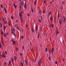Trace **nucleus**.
<instances>
[{"instance_id": "0eeeda50", "label": "nucleus", "mask_w": 66, "mask_h": 66, "mask_svg": "<svg viewBox=\"0 0 66 66\" xmlns=\"http://www.w3.org/2000/svg\"><path fill=\"white\" fill-rule=\"evenodd\" d=\"M19 15L20 18H22V14H21V13H20V12L19 13Z\"/></svg>"}, {"instance_id": "0e129e2a", "label": "nucleus", "mask_w": 66, "mask_h": 66, "mask_svg": "<svg viewBox=\"0 0 66 66\" xmlns=\"http://www.w3.org/2000/svg\"><path fill=\"white\" fill-rule=\"evenodd\" d=\"M55 21H56V20L55 18H54V22L55 23H56Z\"/></svg>"}, {"instance_id": "20e7f679", "label": "nucleus", "mask_w": 66, "mask_h": 66, "mask_svg": "<svg viewBox=\"0 0 66 66\" xmlns=\"http://www.w3.org/2000/svg\"><path fill=\"white\" fill-rule=\"evenodd\" d=\"M59 23L60 24V25H62V19H61L60 20H59Z\"/></svg>"}, {"instance_id": "09e8293b", "label": "nucleus", "mask_w": 66, "mask_h": 66, "mask_svg": "<svg viewBox=\"0 0 66 66\" xmlns=\"http://www.w3.org/2000/svg\"><path fill=\"white\" fill-rule=\"evenodd\" d=\"M31 51L32 52H34L33 51V48H32V49L31 50Z\"/></svg>"}, {"instance_id": "bf43d9fd", "label": "nucleus", "mask_w": 66, "mask_h": 66, "mask_svg": "<svg viewBox=\"0 0 66 66\" xmlns=\"http://www.w3.org/2000/svg\"><path fill=\"white\" fill-rule=\"evenodd\" d=\"M4 35L5 37H6V35H5V34H4Z\"/></svg>"}, {"instance_id": "72a5a7b5", "label": "nucleus", "mask_w": 66, "mask_h": 66, "mask_svg": "<svg viewBox=\"0 0 66 66\" xmlns=\"http://www.w3.org/2000/svg\"><path fill=\"white\" fill-rule=\"evenodd\" d=\"M60 17V14H58V18H59Z\"/></svg>"}, {"instance_id": "9b49d317", "label": "nucleus", "mask_w": 66, "mask_h": 66, "mask_svg": "<svg viewBox=\"0 0 66 66\" xmlns=\"http://www.w3.org/2000/svg\"><path fill=\"white\" fill-rule=\"evenodd\" d=\"M31 31L32 33H34V28L33 29L32 28H31Z\"/></svg>"}, {"instance_id": "c03bdc74", "label": "nucleus", "mask_w": 66, "mask_h": 66, "mask_svg": "<svg viewBox=\"0 0 66 66\" xmlns=\"http://www.w3.org/2000/svg\"><path fill=\"white\" fill-rule=\"evenodd\" d=\"M1 42H0V48H1V47H2V46H1Z\"/></svg>"}, {"instance_id": "6e6552de", "label": "nucleus", "mask_w": 66, "mask_h": 66, "mask_svg": "<svg viewBox=\"0 0 66 66\" xmlns=\"http://www.w3.org/2000/svg\"><path fill=\"white\" fill-rule=\"evenodd\" d=\"M37 2V1L36 0H35V1L34 2V5H36V2Z\"/></svg>"}, {"instance_id": "680f3d73", "label": "nucleus", "mask_w": 66, "mask_h": 66, "mask_svg": "<svg viewBox=\"0 0 66 66\" xmlns=\"http://www.w3.org/2000/svg\"><path fill=\"white\" fill-rule=\"evenodd\" d=\"M20 55H22V54H21V53H20Z\"/></svg>"}, {"instance_id": "ddd939ff", "label": "nucleus", "mask_w": 66, "mask_h": 66, "mask_svg": "<svg viewBox=\"0 0 66 66\" xmlns=\"http://www.w3.org/2000/svg\"><path fill=\"white\" fill-rule=\"evenodd\" d=\"M14 59L15 60V61H16V60H17V58H16V57L15 56H14Z\"/></svg>"}, {"instance_id": "cd10ccee", "label": "nucleus", "mask_w": 66, "mask_h": 66, "mask_svg": "<svg viewBox=\"0 0 66 66\" xmlns=\"http://www.w3.org/2000/svg\"><path fill=\"white\" fill-rule=\"evenodd\" d=\"M21 22H23V19H22V18H21Z\"/></svg>"}, {"instance_id": "864d4df0", "label": "nucleus", "mask_w": 66, "mask_h": 66, "mask_svg": "<svg viewBox=\"0 0 66 66\" xmlns=\"http://www.w3.org/2000/svg\"><path fill=\"white\" fill-rule=\"evenodd\" d=\"M50 59H51V57L50 56L49 57V60H50Z\"/></svg>"}, {"instance_id": "423d86ee", "label": "nucleus", "mask_w": 66, "mask_h": 66, "mask_svg": "<svg viewBox=\"0 0 66 66\" xmlns=\"http://www.w3.org/2000/svg\"><path fill=\"white\" fill-rule=\"evenodd\" d=\"M27 4L26 3H24V9H27Z\"/></svg>"}, {"instance_id": "5fc2aeb1", "label": "nucleus", "mask_w": 66, "mask_h": 66, "mask_svg": "<svg viewBox=\"0 0 66 66\" xmlns=\"http://www.w3.org/2000/svg\"><path fill=\"white\" fill-rule=\"evenodd\" d=\"M45 2H46V0L44 1V3H45Z\"/></svg>"}, {"instance_id": "5701e85b", "label": "nucleus", "mask_w": 66, "mask_h": 66, "mask_svg": "<svg viewBox=\"0 0 66 66\" xmlns=\"http://www.w3.org/2000/svg\"><path fill=\"white\" fill-rule=\"evenodd\" d=\"M31 12L32 13H33L34 12V10H33V8L32 7L31 8Z\"/></svg>"}, {"instance_id": "9d476101", "label": "nucleus", "mask_w": 66, "mask_h": 66, "mask_svg": "<svg viewBox=\"0 0 66 66\" xmlns=\"http://www.w3.org/2000/svg\"><path fill=\"white\" fill-rule=\"evenodd\" d=\"M41 64V61H40V60L38 62V65H40V64Z\"/></svg>"}, {"instance_id": "2eb2a0df", "label": "nucleus", "mask_w": 66, "mask_h": 66, "mask_svg": "<svg viewBox=\"0 0 66 66\" xmlns=\"http://www.w3.org/2000/svg\"><path fill=\"white\" fill-rule=\"evenodd\" d=\"M59 33V30L57 29L56 31V35H58V34Z\"/></svg>"}, {"instance_id": "412c9836", "label": "nucleus", "mask_w": 66, "mask_h": 66, "mask_svg": "<svg viewBox=\"0 0 66 66\" xmlns=\"http://www.w3.org/2000/svg\"><path fill=\"white\" fill-rule=\"evenodd\" d=\"M52 12L51 11H50L49 13L48 14V15L49 16H50V14H51V13Z\"/></svg>"}, {"instance_id": "a19ab883", "label": "nucleus", "mask_w": 66, "mask_h": 66, "mask_svg": "<svg viewBox=\"0 0 66 66\" xmlns=\"http://www.w3.org/2000/svg\"><path fill=\"white\" fill-rule=\"evenodd\" d=\"M39 22H41V20L40 19H39L38 20Z\"/></svg>"}, {"instance_id": "bb28decb", "label": "nucleus", "mask_w": 66, "mask_h": 66, "mask_svg": "<svg viewBox=\"0 0 66 66\" xmlns=\"http://www.w3.org/2000/svg\"><path fill=\"white\" fill-rule=\"evenodd\" d=\"M13 35L15 36V37H16V34H15V33H13Z\"/></svg>"}, {"instance_id": "4468645a", "label": "nucleus", "mask_w": 66, "mask_h": 66, "mask_svg": "<svg viewBox=\"0 0 66 66\" xmlns=\"http://www.w3.org/2000/svg\"><path fill=\"white\" fill-rule=\"evenodd\" d=\"M11 30L12 31H15V28H13H13H11Z\"/></svg>"}, {"instance_id": "79ce46f5", "label": "nucleus", "mask_w": 66, "mask_h": 66, "mask_svg": "<svg viewBox=\"0 0 66 66\" xmlns=\"http://www.w3.org/2000/svg\"><path fill=\"white\" fill-rule=\"evenodd\" d=\"M45 49L46 51H48V49H47V47Z\"/></svg>"}, {"instance_id": "4be33fe9", "label": "nucleus", "mask_w": 66, "mask_h": 66, "mask_svg": "<svg viewBox=\"0 0 66 66\" xmlns=\"http://www.w3.org/2000/svg\"><path fill=\"white\" fill-rule=\"evenodd\" d=\"M15 41H13L12 43V44L13 45H15Z\"/></svg>"}, {"instance_id": "de8ad7c7", "label": "nucleus", "mask_w": 66, "mask_h": 66, "mask_svg": "<svg viewBox=\"0 0 66 66\" xmlns=\"http://www.w3.org/2000/svg\"><path fill=\"white\" fill-rule=\"evenodd\" d=\"M18 26H17V27H16V28L17 29H18V30H19V28H18Z\"/></svg>"}, {"instance_id": "7ed1b4c3", "label": "nucleus", "mask_w": 66, "mask_h": 66, "mask_svg": "<svg viewBox=\"0 0 66 66\" xmlns=\"http://www.w3.org/2000/svg\"><path fill=\"white\" fill-rule=\"evenodd\" d=\"M2 56L3 57H4V58H5V57H6V55L5 56V55H4V54H3V53H2Z\"/></svg>"}, {"instance_id": "c756f323", "label": "nucleus", "mask_w": 66, "mask_h": 66, "mask_svg": "<svg viewBox=\"0 0 66 66\" xmlns=\"http://www.w3.org/2000/svg\"><path fill=\"white\" fill-rule=\"evenodd\" d=\"M20 63L21 66H23V63H22L21 62Z\"/></svg>"}, {"instance_id": "2f4dec72", "label": "nucleus", "mask_w": 66, "mask_h": 66, "mask_svg": "<svg viewBox=\"0 0 66 66\" xmlns=\"http://www.w3.org/2000/svg\"><path fill=\"white\" fill-rule=\"evenodd\" d=\"M2 27V24L1 23H0V27L1 28V27Z\"/></svg>"}, {"instance_id": "8fccbe9b", "label": "nucleus", "mask_w": 66, "mask_h": 66, "mask_svg": "<svg viewBox=\"0 0 66 66\" xmlns=\"http://www.w3.org/2000/svg\"><path fill=\"white\" fill-rule=\"evenodd\" d=\"M43 13L44 14L46 13V11H43Z\"/></svg>"}, {"instance_id": "7c9ffc66", "label": "nucleus", "mask_w": 66, "mask_h": 66, "mask_svg": "<svg viewBox=\"0 0 66 66\" xmlns=\"http://www.w3.org/2000/svg\"><path fill=\"white\" fill-rule=\"evenodd\" d=\"M18 50H19V48H18V47H17L16 49V51H18Z\"/></svg>"}, {"instance_id": "a18cd8bd", "label": "nucleus", "mask_w": 66, "mask_h": 66, "mask_svg": "<svg viewBox=\"0 0 66 66\" xmlns=\"http://www.w3.org/2000/svg\"><path fill=\"white\" fill-rule=\"evenodd\" d=\"M1 42H0V48H1V47H2V46H1Z\"/></svg>"}, {"instance_id": "1a4fd4ad", "label": "nucleus", "mask_w": 66, "mask_h": 66, "mask_svg": "<svg viewBox=\"0 0 66 66\" xmlns=\"http://www.w3.org/2000/svg\"><path fill=\"white\" fill-rule=\"evenodd\" d=\"M36 31L37 32V31H38V27L36 26Z\"/></svg>"}, {"instance_id": "3c124183", "label": "nucleus", "mask_w": 66, "mask_h": 66, "mask_svg": "<svg viewBox=\"0 0 66 66\" xmlns=\"http://www.w3.org/2000/svg\"><path fill=\"white\" fill-rule=\"evenodd\" d=\"M62 3L63 4H65V2H62Z\"/></svg>"}, {"instance_id": "393cba45", "label": "nucleus", "mask_w": 66, "mask_h": 66, "mask_svg": "<svg viewBox=\"0 0 66 66\" xmlns=\"http://www.w3.org/2000/svg\"><path fill=\"white\" fill-rule=\"evenodd\" d=\"M40 35V33H38V38H39V35Z\"/></svg>"}, {"instance_id": "b1692460", "label": "nucleus", "mask_w": 66, "mask_h": 66, "mask_svg": "<svg viewBox=\"0 0 66 66\" xmlns=\"http://www.w3.org/2000/svg\"><path fill=\"white\" fill-rule=\"evenodd\" d=\"M4 10L5 11V13H7V11H6V9L5 8L4 9Z\"/></svg>"}, {"instance_id": "dca6fc26", "label": "nucleus", "mask_w": 66, "mask_h": 66, "mask_svg": "<svg viewBox=\"0 0 66 66\" xmlns=\"http://www.w3.org/2000/svg\"><path fill=\"white\" fill-rule=\"evenodd\" d=\"M52 19H53V18L52 17H51L50 18V20L51 21H52Z\"/></svg>"}, {"instance_id": "4d7b16f0", "label": "nucleus", "mask_w": 66, "mask_h": 66, "mask_svg": "<svg viewBox=\"0 0 66 66\" xmlns=\"http://www.w3.org/2000/svg\"><path fill=\"white\" fill-rule=\"evenodd\" d=\"M5 54H6V55L7 54V52H6V51H5Z\"/></svg>"}, {"instance_id": "774afa93", "label": "nucleus", "mask_w": 66, "mask_h": 66, "mask_svg": "<svg viewBox=\"0 0 66 66\" xmlns=\"http://www.w3.org/2000/svg\"><path fill=\"white\" fill-rule=\"evenodd\" d=\"M21 38H23V36H22L21 37Z\"/></svg>"}, {"instance_id": "13d9d810", "label": "nucleus", "mask_w": 66, "mask_h": 66, "mask_svg": "<svg viewBox=\"0 0 66 66\" xmlns=\"http://www.w3.org/2000/svg\"><path fill=\"white\" fill-rule=\"evenodd\" d=\"M65 60V59L64 58H62V60L63 61V62H64V60Z\"/></svg>"}, {"instance_id": "e433bc0d", "label": "nucleus", "mask_w": 66, "mask_h": 66, "mask_svg": "<svg viewBox=\"0 0 66 66\" xmlns=\"http://www.w3.org/2000/svg\"><path fill=\"white\" fill-rule=\"evenodd\" d=\"M11 60H10L9 61V64H11Z\"/></svg>"}, {"instance_id": "c85d7f7f", "label": "nucleus", "mask_w": 66, "mask_h": 66, "mask_svg": "<svg viewBox=\"0 0 66 66\" xmlns=\"http://www.w3.org/2000/svg\"><path fill=\"white\" fill-rule=\"evenodd\" d=\"M22 49H24V45L22 46Z\"/></svg>"}, {"instance_id": "6e6d98bb", "label": "nucleus", "mask_w": 66, "mask_h": 66, "mask_svg": "<svg viewBox=\"0 0 66 66\" xmlns=\"http://www.w3.org/2000/svg\"><path fill=\"white\" fill-rule=\"evenodd\" d=\"M11 19H13V16H11Z\"/></svg>"}, {"instance_id": "ea45409f", "label": "nucleus", "mask_w": 66, "mask_h": 66, "mask_svg": "<svg viewBox=\"0 0 66 66\" xmlns=\"http://www.w3.org/2000/svg\"><path fill=\"white\" fill-rule=\"evenodd\" d=\"M4 66H6V62H5L4 63Z\"/></svg>"}, {"instance_id": "58836bf2", "label": "nucleus", "mask_w": 66, "mask_h": 66, "mask_svg": "<svg viewBox=\"0 0 66 66\" xmlns=\"http://www.w3.org/2000/svg\"><path fill=\"white\" fill-rule=\"evenodd\" d=\"M1 33L2 35H3V31H1Z\"/></svg>"}, {"instance_id": "338daca9", "label": "nucleus", "mask_w": 66, "mask_h": 66, "mask_svg": "<svg viewBox=\"0 0 66 66\" xmlns=\"http://www.w3.org/2000/svg\"><path fill=\"white\" fill-rule=\"evenodd\" d=\"M4 22H5V23H6V21H3Z\"/></svg>"}, {"instance_id": "f257e3e1", "label": "nucleus", "mask_w": 66, "mask_h": 66, "mask_svg": "<svg viewBox=\"0 0 66 66\" xmlns=\"http://www.w3.org/2000/svg\"><path fill=\"white\" fill-rule=\"evenodd\" d=\"M54 48H52V50H51V51L49 50V52L50 53V54H51V52L52 54H53V53L54 52Z\"/></svg>"}, {"instance_id": "f704fd0d", "label": "nucleus", "mask_w": 66, "mask_h": 66, "mask_svg": "<svg viewBox=\"0 0 66 66\" xmlns=\"http://www.w3.org/2000/svg\"><path fill=\"white\" fill-rule=\"evenodd\" d=\"M60 7L61 9H63V7H62V5H61Z\"/></svg>"}, {"instance_id": "49530a36", "label": "nucleus", "mask_w": 66, "mask_h": 66, "mask_svg": "<svg viewBox=\"0 0 66 66\" xmlns=\"http://www.w3.org/2000/svg\"><path fill=\"white\" fill-rule=\"evenodd\" d=\"M51 26L52 28H53V24H51Z\"/></svg>"}, {"instance_id": "39448f33", "label": "nucleus", "mask_w": 66, "mask_h": 66, "mask_svg": "<svg viewBox=\"0 0 66 66\" xmlns=\"http://www.w3.org/2000/svg\"><path fill=\"white\" fill-rule=\"evenodd\" d=\"M25 62V64L26 65H27L28 66V61L27 62V60H24Z\"/></svg>"}, {"instance_id": "c9c22d12", "label": "nucleus", "mask_w": 66, "mask_h": 66, "mask_svg": "<svg viewBox=\"0 0 66 66\" xmlns=\"http://www.w3.org/2000/svg\"><path fill=\"white\" fill-rule=\"evenodd\" d=\"M42 11L41 10H39V14H42Z\"/></svg>"}, {"instance_id": "473e14b6", "label": "nucleus", "mask_w": 66, "mask_h": 66, "mask_svg": "<svg viewBox=\"0 0 66 66\" xmlns=\"http://www.w3.org/2000/svg\"><path fill=\"white\" fill-rule=\"evenodd\" d=\"M1 7L2 8H3V6L2 4H1Z\"/></svg>"}, {"instance_id": "e2e57ef3", "label": "nucleus", "mask_w": 66, "mask_h": 66, "mask_svg": "<svg viewBox=\"0 0 66 66\" xmlns=\"http://www.w3.org/2000/svg\"><path fill=\"white\" fill-rule=\"evenodd\" d=\"M41 19L42 20L43 19V18L42 17V16H41Z\"/></svg>"}, {"instance_id": "aec40b11", "label": "nucleus", "mask_w": 66, "mask_h": 66, "mask_svg": "<svg viewBox=\"0 0 66 66\" xmlns=\"http://www.w3.org/2000/svg\"><path fill=\"white\" fill-rule=\"evenodd\" d=\"M12 62H14V59L12 58H11V59Z\"/></svg>"}, {"instance_id": "f03ea898", "label": "nucleus", "mask_w": 66, "mask_h": 66, "mask_svg": "<svg viewBox=\"0 0 66 66\" xmlns=\"http://www.w3.org/2000/svg\"><path fill=\"white\" fill-rule=\"evenodd\" d=\"M63 22H65V21H66V18L63 15Z\"/></svg>"}, {"instance_id": "a878e982", "label": "nucleus", "mask_w": 66, "mask_h": 66, "mask_svg": "<svg viewBox=\"0 0 66 66\" xmlns=\"http://www.w3.org/2000/svg\"><path fill=\"white\" fill-rule=\"evenodd\" d=\"M9 26H11V25H10V22L9 21L8 23Z\"/></svg>"}, {"instance_id": "f8f14e48", "label": "nucleus", "mask_w": 66, "mask_h": 66, "mask_svg": "<svg viewBox=\"0 0 66 66\" xmlns=\"http://www.w3.org/2000/svg\"><path fill=\"white\" fill-rule=\"evenodd\" d=\"M6 26H4L3 27V29L4 31L5 30V29H6Z\"/></svg>"}, {"instance_id": "4c0bfd02", "label": "nucleus", "mask_w": 66, "mask_h": 66, "mask_svg": "<svg viewBox=\"0 0 66 66\" xmlns=\"http://www.w3.org/2000/svg\"><path fill=\"white\" fill-rule=\"evenodd\" d=\"M19 8H20V10H21L22 7H21V6H20H20H19Z\"/></svg>"}, {"instance_id": "a211bd4d", "label": "nucleus", "mask_w": 66, "mask_h": 66, "mask_svg": "<svg viewBox=\"0 0 66 66\" xmlns=\"http://www.w3.org/2000/svg\"><path fill=\"white\" fill-rule=\"evenodd\" d=\"M20 4L21 6H22V5H23V3H22V2H21L20 3Z\"/></svg>"}, {"instance_id": "69168bd1", "label": "nucleus", "mask_w": 66, "mask_h": 66, "mask_svg": "<svg viewBox=\"0 0 66 66\" xmlns=\"http://www.w3.org/2000/svg\"><path fill=\"white\" fill-rule=\"evenodd\" d=\"M29 13H27V16H29Z\"/></svg>"}, {"instance_id": "603ef678", "label": "nucleus", "mask_w": 66, "mask_h": 66, "mask_svg": "<svg viewBox=\"0 0 66 66\" xmlns=\"http://www.w3.org/2000/svg\"><path fill=\"white\" fill-rule=\"evenodd\" d=\"M43 34L44 36H45L46 35V33H45V32H44Z\"/></svg>"}, {"instance_id": "f3484780", "label": "nucleus", "mask_w": 66, "mask_h": 66, "mask_svg": "<svg viewBox=\"0 0 66 66\" xmlns=\"http://www.w3.org/2000/svg\"><path fill=\"white\" fill-rule=\"evenodd\" d=\"M60 40V42H62V40H63V38L62 37H61Z\"/></svg>"}, {"instance_id": "052dcab7", "label": "nucleus", "mask_w": 66, "mask_h": 66, "mask_svg": "<svg viewBox=\"0 0 66 66\" xmlns=\"http://www.w3.org/2000/svg\"><path fill=\"white\" fill-rule=\"evenodd\" d=\"M26 27L27 28H28V24H27L26 25Z\"/></svg>"}, {"instance_id": "6ab92c4d", "label": "nucleus", "mask_w": 66, "mask_h": 66, "mask_svg": "<svg viewBox=\"0 0 66 66\" xmlns=\"http://www.w3.org/2000/svg\"><path fill=\"white\" fill-rule=\"evenodd\" d=\"M13 5H14V7H15V9L16 8V5H15V4H14Z\"/></svg>"}, {"instance_id": "37998d69", "label": "nucleus", "mask_w": 66, "mask_h": 66, "mask_svg": "<svg viewBox=\"0 0 66 66\" xmlns=\"http://www.w3.org/2000/svg\"><path fill=\"white\" fill-rule=\"evenodd\" d=\"M55 64H56H56H57V61H55Z\"/></svg>"}]
</instances>
